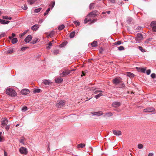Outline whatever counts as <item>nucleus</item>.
Instances as JSON below:
<instances>
[{"label": "nucleus", "instance_id": "nucleus-1", "mask_svg": "<svg viewBox=\"0 0 156 156\" xmlns=\"http://www.w3.org/2000/svg\"><path fill=\"white\" fill-rule=\"evenodd\" d=\"M6 93L8 95L12 97H15L16 95L15 91L12 88H7L5 90Z\"/></svg>", "mask_w": 156, "mask_h": 156}, {"label": "nucleus", "instance_id": "nucleus-2", "mask_svg": "<svg viewBox=\"0 0 156 156\" xmlns=\"http://www.w3.org/2000/svg\"><path fill=\"white\" fill-rule=\"evenodd\" d=\"M98 15V12L97 11H94L89 13L87 16L88 18L92 19L96 17Z\"/></svg>", "mask_w": 156, "mask_h": 156}, {"label": "nucleus", "instance_id": "nucleus-3", "mask_svg": "<svg viewBox=\"0 0 156 156\" xmlns=\"http://www.w3.org/2000/svg\"><path fill=\"white\" fill-rule=\"evenodd\" d=\"M19 150L20 152L22 154H26L27 153V148L24 147H21Z\"/></svg>", "mask_w": 156, "mask_h": 156}, {"label": "nucleus", "instance_id": "nucleus-4", "mask_svg": "<svg viewBox=\"0 0 156 156\" xmlns=\"http://www.w3.org/2000/svg\"><path fill=\"white\" fill-rule=\"evenodd\" d=\"M65 104V102L62 100L58 101V103L56 104V106L58 107L61 108Z\"/></svg>", "mask_w": 156, "mask_h": 156}, {"label": "nucleus", "instance_id": "nucleus-5", "mask_svg": "<svg viewBox=\"0 0 156 156\" xmlns=\"http://www.w3.org/2000/svg\"><path fill=\"white\" fill-rule=\"evenodd\" d=\"M150 25L152 28V30L154 32H156V21L152 22L151 23Z\"/></svg>", "mask_w": 156, "mask_h": 156}, {"label": "nucleus", "instance_id": "nucleus-6", "mask_svg": "<svg viewBox=\"0 0 156 156\" xmlns=\"http://www.w3.org/2000/svg\"><path fill=\"white\" fill-rule=\"evenodd\" d=\"M155 109L153 108H148L144 109V112H150L155 111Z\"/></svg>", "mask_w": 156, "mask_h": 156}, {"label": "nucleus", "instance_id": "nucleus-7", "mask_svg": "<svg viewBox=\"0 0 156 156\" xmlns=\"http://www.w3.org/2000/svg\"><path fill=\"white\" fill-rule=\"evenodd\" d=\"M70 73L69 70H65L62 71V73H60V75L62 77H64L65 76L68 75Z\"/></svg>", "mask_w": 156, "mask_h": 156}, {"label": "nucleus", "instance_id": "nucleus-8", "mask_svg": "<svg viewBox=\"0 0 156 156\" xmlns=\"http://www.w3.org/2000/svg\"><path fill=\"white\" fill-rule=\"evenodd\" d=\"M2 125V126H5L8 123V121L7 119L4 118L1 119Z\"/></svg>", "mask_w": 156, "mask_h": 156}, {"label": "nucleus", "instance_id": "nucleus-9", "mask_svg": "<svg viewBox=\"0 0 156 156\" xmlns=\"http://www.w3.org/2000/svg\"><path fill=\"white\" fill-rule=\"evenodd\" d=\"M21 93L22 94L26 95L29 93L30 91L28 89H25L22 90Z\"/></svg>", "mask_w": 156, "mask_h": 156}, {"label": "nucleus", "instance_id": "nucleus-10", "mask_svg": "<svg viewBox=\"0 0 156 156\" xmlns=\"http://www.w3.org/2000/svg\"><path fill=\"white\" fill-rule=\"evenodd\" d=\"M113 82L115 85H117L121 82V80L120 78H116L113 80Z\"/></svg>", "mask_w": 156, "mask_h": 156}, {"label": "nucleus", "instance_id": "nucleus-11", "mask_svg": "<svg viewBox=\"0 0 156 156\" xmlns=\"http://www.w3.org/2000/svg\"><path fill=\"white\" fill-rule=\"evenodd\" d=\"M121 105V103L120 102L115 101L112 103V105L115 108H117L119 107Z\"/></svg>", "mask_w": 156, "mask_h": 156}, {"label": "nucleus", "instance_id": "nucleus-12", "mask_svg": "<svg viewBox=\"0 0 156 156\" xmlns=\"http://www.w3.org/2000/svg\"><path fill=\"white\" fill-rule=\"evenodd\" d=\"M32 36L30 35H28L27 36L25 39V41L26 43H28L30 41H31V40L32 39Z\"/></svg>", "mask_w": 156, "mask_h": 156}, {"label": "nucleus", "instance_id": "nucleus-13", "mask_svg": "<svg viewBox=\"0 0 156 156\" xmlns=\"http://www.w3.org/2000/svg\"><path fill=\"white\" fill-rule=\"evenodd\" d=\"M13 52V49L12 48H8L5 53L6 54H11Z\"/></svg>", "mask_w": 156, "mask_h": 156}, {"label": "nucleus", "instance_id": "nucleus-14", "mask_svg": "<svg viewBox=\"0 0 156 156\" xmlns=\"http://www.w3.org/2000/svg\"><path fill=\"white\" fill-rule=\"evenodd\" d=\"M42 83H43L44 85L48 86L52 82L49 80H43Z\"/></svg>", "mask_w": 156, "mask_h": 156}, {"label": "nucleus", "instance_id": "nucleus-15", "mask_svg": "<svg viewBox=\"0 0 156 156\" xmlns=\"http://www.w3.org/2000/svg\"><path fill=\"white\" fill-rule=\"evenodd\" d=\"M91 113L94 115H97L98 116H100L103 114V113L101 111H99L97 112H92Z\"/></svg>", "mask_w": 156, "mask_h": 156}, {"label": "nucleus", "instance_id": "nucleus-16", "mask_svg": "<svg viewBox=\"0 0 156 156\" xmlns=\"http://www.w3.org/2000/svg\"><path fill=\"white\" fill-rule=\"evenodd\" d=\"M113 133L114 135L116 136L120 135L122 134L121 131L117 130H114Z\"/></svg>", "mask_w": 156, "mask_h": 156}, {"label": "nucleus", "instance_id": "nucleus-17", "mask_svg": "<svg viewBox=\"0 0 156 156\" xmlns=\"http://www.w3.org/2000/svg\"><path fill=\"white\" fill-rule=\"evenodd\" d=\"M142 35L141 34H138L137 35V37L136 38V41L140 40L143 38Z\"/></svg>", "mask_w": 156, "mask_h": 156}, {"label": "nucleus", "instance_id": "nucleus-18", "mask_svg": "<svg viewBox=\"0 0 156 156\" xmlns=\"http://www.w3.org/2000/svg\"><path fill=\"white\" fill-rule=\"evenodd\" d=\"M136 68L139 71H140L141 72L145 73V71L146 69V68H138V67H136Z\"/></svg>", "mask_w": 156, "mask_h": 156}, {"label": "nucleus", "instance_id": "nucleus-19", "mask_svg": "<svg viewBox=\"0 0 156 156\" xmlns=\"http://www.w3.org/2000/svg\"><path fill=\"white\" fill-rule=\"evenodd\" d=\"M10 22L9 21H5L4 20L1 19H0V23L2 24H6L9 23Z\"/></svg>", "mask_w": 156, "mask_h": 156}, {"label": "nucleus", "instance_id": "nucleus-20", "mask_svg": "<svg viewBox=\"0 0 156 156\" xmlns=\"http://www.w3.org/2000/svg\"><path fill=\"white\" fill-rule=\"evenodd\" d=\"M63 79L61 77H58L55 79V82L58 83H60L62 82Z\"/></svg>", "mask_w": 156, "mask_h": 156}, {"label": "nucleus", "instance_id": "nucleus-21", "mask_svg": "<svg viewBox=\"0 0 156 156\" xmlns=\"http://www.w3.org/2000/svg\"><path fill=\"white\" fill-rule=\"evenodd\" d=\"M38 28V26L37 24H35L32 27L31 29L34 31H36Z\"/></svg>", "mask_w": 156, "mask_h": 156}, {"label": "nucleus", "instance_id": "nucleus-22", "mask_svg": "<svg viewBox=\"0 0 156 156\" xmlns=\"http://www.w3.org/2000/svg\"><path fill=\"white\" fill-rule=\"evenodd\" d=\"M91 20V19L87 17V16H86V18L84 20V23L85 24L87 23L88 22H90Z\"/></svg>", "mask_w": 156, "mask_h": 156}, {"label": "nucleus", "instance_id": "nucleus-23", "mask_svg": "<svg viewBox=\"0 0 156 156\" xmlns=\"http://www.w3.org/2000/svg\"><path fill=\"white\" fill-rule=\"evenodd\" d=\"M97 42L96 41H93L92 43H91V45L92 47H96L97 46Z\"/></svg>", "mask_w": 156, "mask_h": 156}, {"label": "nucleus", "instance_id": "nucleus-24", "mask_svg": "<svg viewBox=\"0 0 156 156\" xmlns=\"http://www.w3.org/2000/svg\"><path fill=\"white\" fill-rule=\"evenodd\" d=\"M2 18L3 19L8 20H11L12 19V17L11 16H3Z\"/></svg>", "mask_w": 156, "mask_h": 156}, {"label": "nucleus", "instance_id": "nucleus-25", "mask_svg": "<svg viewBox=\"0 0 156 156\" xmlns=\"http://www.w3.org/2000/svg\"><path fill=\"white\" fill-rule=\"evenodd\" d=\"M127 75L131 78L133 77L134 76V74L130 72H127Z\"/></svg>", "mask_w": 156, "mask_h": 156}, {"label": "nucleus", "instance_id": "nucleus-26", "mask_svg": "<svg viewBox=\"0 0 156 156\" xmlns=\"http://www.w3.org/2000/svg\"><path fill=\"white\" fill-rule=\"evenodd\" d=\"M36 0H27V2L30 5H32L35 2Z\"/></svg>", "mask_w": 156, "mask_h": 156}, {"label": "nucleus", "instance_id": "nucleus-27", "mask_svg": "<svg viewBox=\"0 0 156 156\" xmlns=\"http://www.w3.org/2000/svg\"><path fill=\"white\" fill-rule=\"evenodd\" d=\"M55 2L54 1H52L51 2L50 5H49V6L51 8V9H52L54 7L55 5Z\"/></svg>", "mask_w": 156, "mask_h": 156}, {"label": "nucleus", "instance_id": "nucleus-28", "mask_svg": "<svg viewBox=\"0 0 156 156\" xmlns=\"http://www.w3.org/2000/svg\"><path fill=\"white\" fill-rule=\"evenodd\" d=\"M18 40L17 38H13L12 40V43L13 44H15L17 42Z\"/></svg>", "mask_w": 156, "mask_h": 156}, {"label": "nucleus", "instance_id": "nucleus-29", "mask_svg": "<svg viewBox=\"0 0 156 156\" xmlns=\"http://www.w3.org/2000/svg\"><path fill=\"white\" fill-rule=\"evenodd\" d=\"M135 28L137 30H142L143 28L140 26H135Z\"/></svg>", "mask_w": 156, "mask_h": 156}, {"label": "nucleus", "instance_id": "nucleus-30", "mask_svg": "<svg viewBox=\"0 0 156 156\" xmlns=\"http://www.w3.org/2000/svg\"><path fill=\"white\" fill-rule=\"evenodd\" d=\"M75 33L74 31L72 32L70 34L69 36L70 38H72L75 35Z\"/></svg>", "mask_w": 156, "mask_h": 156}, {"label": "nucleus", "instance_id": "nucleus-31", "mask_svg": "<svg viewBox=\"0 0 156 156\" xmlns=\"http://www.w3.org/2000/svg\"><path fill=\"white\" fill-rule=\"evenodd\" d=\"M25 140V138L24 137H23L22 139H20L19 140V141L21 143H22L23 144H24L25 143L24 142V141Z\"/></svg>", "mask_w": 156, "mask_h": 156}, {"label": "nucleus", "instance_id": "nucleus-32", "mask_svg": "<svg viewBox=\"0 0 156 156\" xmlns=\"http://www.w3.org/2000/svg\"><path fill=\"white\" fill-rule=\"evenodd\" d=\"M94 3H91L90 5L89 8L90 9H91L94 8Z\"/></svg>", "mask_w": 156, "mask_h": 156}, {"label": "nucleus", "instance_id": "nucleus-33", "mask_svg": "<svg viewBox=\"0 0 156 156\" xmlns=\"http://www.w3.org/2000/svg\"><path fill=\"white\" fill-rule=\"evenodd\" d=\"M103 95V94L101 93H99L94 97L97 99L99 98L100 96Z\"/></svg>", "mask_w": 156, "mask_h": 156}, {"label": "nucleus", "instance_id": "nucleus-34", "mask_svg": "<svg viewBox=\"0 0 156 156\" xmlns=\"http://www.w3.org/2000/svg\"><path fill=\"white\" fill-rule=\"evenodd\" d=\"M65 27V26L64 25H61L58 28V29L61 30H62V29H63Z\"/></svg>", "mask_w": 156, "mask_h": 156}, {"label": "nucleus", "instance_id": "nucleus-35", "mask_svg": "<svg viewBox=\"0 0 156 156\" xmlns=\"http://www.w3.org/2000/svg\"><path fill=\"white\" fill-rule=\"evenodd\" d=\"M53 51L55 55L58 54L59 52V50L58 49H54L53 50Z\"/></svg>", "mask_w": 156, "mask_h": 156}, {"label": "nucleus", "instance_id": "nucleus-36", "mask_svg": "<svg viewBox=\"0 0 156 156\" xmlns=\"http://www.w3.org/2000/svg\"><path fill=\"white\" fill-rule=\"evenodd\" d=\"M85 146V145L83 144H81L78 145L77 147L78 148L81 147L83 148Z\"/></svg>", "mask_w": 156, "mask_h": 156}, {"label": "nucleus", "instance_id": "nucleus-37", "mask_svg": "<svg viewBox=\"0 0 156 156\" xmlns=\"http://www.w3.org/2000/svg\"><path fill=\"white\" fill-rule=\"evenodd\" d=\"M27 31H24L23 33L22 34H20L19 36L20 37H22L24 36L27 32Z\"/></svg>", "mask_w": 156, "mask_h": 156}, {"label": "nucleus", "instance_id": "nucleus-38", "mask_svg": "<svg viewBox=\"0 0 156 156\" xmlns=\"http://www.w3.org/2000/svg\"><path fill=\"white\" fill-rule=\"evenodd\" d=\"M54 31H52L49 34L48 36L50 37H53V35L54 34Z\"/></svg>", "mask_w": 156, "mask_h": 156}, {"label": "nucleus", "instance_id": "nucleus-39", "mask_svg": "<svg viewBox=\"0 0 156 156\" xmlns=\"http://www.w3.org/2000/svg\"><path fill=\"white\" fill-rule=\"evenodd\" d=\"M97 19H94L93 20H92L91 19V20H90V24H92L96 22L97 21Z\"/></svg>", "mask_w": 156, "mask_h": 156}, {"label": "nucleus", "instance_id": "nucleus-40", "mask_svg": "<svg viewBox=\"0 0 156 156\" xmlns=\"http://www.w3.org/2000/svg\"><path fill=\"white\" fill-rule=\"evenodd\" d=\"M42 9V8H39L37 9H36L34 10V11L35 12L37 13L39 12Z\"/></svg>", "mask_w": 156, "mask_h": 156}, {"label": "nucleus", "instance_id": "nucleus-41", "mask_svg": "<svg viewBox=\"0 0 156 156\" xmlns=\"http://www.w3.org/2000/svg\"><path fill=\"white\" fill-rule=\"evenodd\" d=\"M50 10V8H48L46 10V12H44V16H46L47 15Z\"/></svg>", "mask_w": 156, "mask_h": 156}, {"label": "nucleus", "instance_id": "nucleus-42", "mask_svg": "<svg viewBox=\"0 0 156 156\" xmlns=\"http://www.w3.org/2000/svg\"><path fill=\"white\" fill-rule=\"evenodd\" d=\"M41 90L40 89H35L34 90L33 92L34 93H39L40 92Z\"/></svg>", "mask_w": 156, "mask_h": 156}, {"label": "nucleus", "instance_id": "nucleus-43", "mask_svg": "<svg viewBox=\"0 0 156 156\" xmlns=\"http://www.w3.org/2000/svg\"><path fill=\"white\" fill-rule=\"evenodd\" d=\"M74 23L76 26H79L80 25V23L78 21H75L74 22Z\"/></svg>", "mask_w": 156, "mask_h": 156}, {"label": "nucleus", "instance_id": "nucleus-44", "mask_svg": "<svg viewBox=\"0 0 156 156\" xmlns=\"http://www.w3.org/2000/svg\"><path fill=\"white\" fill-rule=\"evenodd\" d=\"M118 50L120 51L123 50L124 49V47L122 46H120L119 47H118Z\"/></svg>", "mask_w": 156, "mask_h": 156}, {"label": "nucleus", "instance_id": "nucleus-45", "mask_svg": "<svg viewBox=\"0 0 156 156\" xmlns=\"http://www.w3.org/2000/svg\"><path fill=\"white\" fill-rule=\"evenodd\" d=\"M138 48H139V50H140L142 52H145V50L143 49L142 47L139 46H138Z\"/></svg>", "mask_w": 156, "mask_h": 156}, {"label": "nucleus", "instance_id": "nucleus-46", "mask_svg": "<svg viewBox=\"0 0 156 156\" xmlns=\"http://www.w3.org/2000/svg\"><path fill=\"white\" fill-rule=\"evenodd\" d=\"M105 115L108 117L112 116V115L113 114L111 112H108L106 113Z\"/></svg>", "mask_w": 156, "mask_h": 156}, {"label": "nucleus", "instance_id": "nucleus-47", "mask_svg": "<svg viewBox=\"0 0 156 156\" xmlns=\"http://www.w3.org/2000/svg\"><path fill=\"white\" fill-rule=\"evenodd\" d=\"M143 148V145L141 144H139L138 145V148L139 149H141Z\"/></svg>", "mask_w": 156, "mask_h": 156}, {"label": "nucleus", "instance_id": "nucleus-48", "mask_svg": "<svg viewBox=\"0 0 156 156\" xmlns=\"http://www.w3.org/2000/svg\"><path fill=\"white\" fill-rule=\"evenodd\" d=\"M121 41H118L117 42H115L114 43V44L115 45H119L121 44Z\"/></svg>", "mask_w": 156, "mask_h": 156}, {"label": "nucleus", "instance_id": "nucleus-49", "mask_svg": "<svg viewBox=\"0 0 156 156\" xmlns=\"http://www.w3.org/2000/svg\"><path fill=\"white\" fill-rule=\"evenodd\" d=\"M5 33L4 32L2 33L1 34H0V39L2 37H5Z\"/></svg>", "mask_w": 156, "mask_h": 156}, {"label": "nucleus", "instance_id": "nucleus-50", "mask_svg": "<svg viewBox=\"0 0 156 156\" xmlns=\"http://www.w3.org/2000/svg\"><path fill=\"white\" fill-rule=\"evenodd\" d=\"M22 8L24 10H26L27 9V7L26 4H24L23 6H22Z\"/></svg>", "mask_w": 156, "mask_h": 156}, {"label": "nucleus", "instance_id": "nucleus-51", "mask_svg": "<svg viewBox=\"0 0 156 156\" xmlns=\"http://www.w3.org/2000/svg\"><path fill=\"white\" fill-rule=\"evenodd\" d=\"M27 109V108L26 106H25L23 107L22 108V110L24 112Z\"/></svg>", "mask_w": 156, "mask_h": 156}, {"label": "nucleus", "instance_id": "nucleus-52", "mask_svg": "<svg viewBox=\"0 0 156 156\" xmlns=\"http://www.w3.org/2000/svg\"><path fill=\"white\" fill-rule=\"evenodd\" d=\"M102 92H103V91L101 90H96L94 92V93L97 94Z\"/></svg>", "mask_w": 156, "mask_h": 156}, {"label": "nucleus", "instance_id": "nucleus-53", "mask_svg": "<svg viewBox=\"0 0 156 156\" xmlns=\"http://www.w3.org/2000/svg\"><path fill=\"white\" fill-rule=\"evenodd\" d=\"M38 40V39H36L35 40H34L33 41H32L31 43L34 44H35L37 43Z\"/></svg>", "mask_w": 156, "mask_h": 156}, {"label": "nucleus", "instance_id": "nucleus-54", "mask_svg": "<svg viewBox=\"0 0 156 156\" xmlns=\"http://www.w3.org/2000/svg\"><path fill=\"white\" fill-rule=\"evenodd\" d=\"M156 76V75L154 73H153L151 75V76L152 78H154Z\"/></svg>", "mask_w": 156, "mask_h": 156}, {"label": "nucleus", "instance_id": "nucleus-55", "mask_svg": "<svg viewBox=\"0 0 156 156\" xmlns=\"http://www.w3.org/2000/svg\"><path fill=\"white\" fill-rule=\"evenodd\" d=\"M9 128H10V126L9 125H7L5 127V129L6 130V131H8V130H9Z\"/></svg>", "mask_w": 156, "mask_h": 156}, {"label": "nucleus", "instance_id": "nucleus-56", "mask_svg": "<svg viewBox=\"0 0 156 156\" xmlns=\"http://www.w3.org/2000/svg\"><path fill=\"white\" fill-rule=\"evenodd\" d=\"M151 72V70L150 69H148L146 73L147 75H149Z\"/></svg>", "mask_w": 156, "mask_h": 156}, {"label": "nucleus", "instance_id": "nucleus-57", "mask_svg": "<svg viewBox=\"0 0 156 156\" xmlns=\"http://www.w3.org/2000/svg\"><path fill=\"white\" fill-rule=\"evenodd\" d=\"M28 48V47H23L21 48V50L22 51H24L26 49H27Z\"/></svg>", "mask_w": 156, "mask_h": 156}, {"label": "nucleus", "instance_id": "nucleus-58", "mask_svg": "<svg viewBox=\"0 0 156 156\" xmlns=\"http://www.w3.org/2000/svg\"><path fill=\"white\" fill-rule=\"evenodd\" d=\"M154 154L153 153H150L148 155V156H153Z\"/></svg>", "mask_w": 156, "mask_h": 156}, {"label": "nucleus", "instance_id": "nucleus-59", "mask_svg": "<svg viewBox=\"0 0 156 156\" xmlns=\"http://www.w3.org/2000/svg\"><path fill=\"white\" fill-rule=\"evenodd\" d=\"M2 133L1 132H0V142L2 141Z\"/></svg>", "mask_w": 156, "mask_h": 156}, {"label": "nucleus", "instance_id": "nucleus-60", "mask_svg": "<svg viewBox=\"0 0 156 156\" xmlns=\"http://www.w3.org/2000/svg\"><path fill=\"white\" fill-rule=\"evenodd\" d=\"M132 19L131 18H129V19L127 20V21L128 22H130L132 20Z\"/></svg>", "mask_w": 156, "mask_h": 156}, {"label": "nucleus", "instance_id": "nucleus-61", "mask_svg": "<svg viewBox=\"0 0 156 156\" xmlns=\"http://www.w3.org/2000/svg\"><path fill=\"white\" fill-rule=\"evenodd\" d=\"M109 1L112 3H114L115 2V0H109Z\"/></svg>", "mask_w": 156, "mask_h": 156}, {"label": "nucleus", "instance_id": "nucleus-62", "mask_svg": "<svg viewBox=\"0 0 156 156\" xmlns=\"http://www.w3.org/2000/svg\"><path fill=\"white\" fill-rule=\"evenodd\" d=\"M16 36V34L14 33H12V38L15 37Z\"/></svg>", "mask_w": 156, "mask_h": 156}, {"label": "nucleus", "instance_id": "nucleus-63", "mask_svg": "<svg viewBox=\"0 0 156 156\" xmlns=\"http://www.w3.org/2000/svg\"><path fill=\"white\" fill-rule=\"evenodd\" d=\"M48 45L49 46H51L52 45V43L51 42H50L48 44Z\"/></svg>", "mask_w": 156, "mask_h": 156}, {"label": "nucleus", "instance_id": "nucleus-64", "mask_svg": "<svg viewBox=\"0 0 156 156\" xmlns=\"http://www.w3.org/2000/svg\"><path fill=\"white\" fill-rule=\"evenodd\" d=\"M50 46H47L46 47V48L47 49H49L51 48V47H50Z\"/></svg>", "mask_w": 156, "mask_h": 156}]
</instances>
